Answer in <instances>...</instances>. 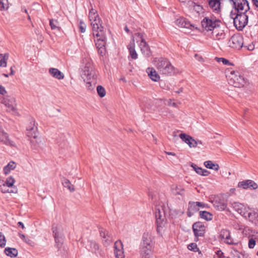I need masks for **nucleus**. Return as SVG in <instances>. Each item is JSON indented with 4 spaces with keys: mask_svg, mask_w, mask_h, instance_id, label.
I'll return each mask as SVG.
<instances>
[{
    "mask_svg": "<svg viewBox=\"0 0 258 258\" xmlns=\"http://www.w3.org/2000/svg\"><path fill=\"white\" fill-rule=\"evenodd\" d=\"M80 75L84 81L86 83L89 90H93L97 83L96 79L93 75V68L90 63H87L81 68Z\"/></svg>",
    "mask_w": 258,
    "mask_h": 258,
    "instance_id": "f257e3e1",
    "label": "nucleus"
},
{
    "mask_svg": "<svg viewBox=\"0 0 258 258\" xmlns=\"http://www.w3.org/2000/svg\"><path fill=\"white\" fill-rule=\"evenodd\" d=\"M154 65L158 72L161 74L172 75L175 72V68L167 59L164 58H155Z\"/></svg>",
    "mask_w": 258,
    "mask_h": 258,
    "instance_id": "f03ea898",
    "label": "nucleus"
},
{
    "mask_svg": "<svg viewBox=\"0 0 258 258\" xmlns=\"http://www.w3.org/2000/svg\"><path fill=\"white\" fill-rule=\"evenodd\" d=\"M249 15H251V12L236 13V16L233 18V23L237 30H242L247 24Z\"/></svg>",
    "mask_w": 258,
    "mask_h": 258,
    "instance_id": "7ed1b4c3",
    "label": "nucleus"
},
{
    "mask_svg": "<svg viewBox=\"0 0 258 258\" xmlns=\"http://www.w3.org/2000/svg\"><path fill=\"white\" fill-rule=\"evenodd\" d=\"M15 182V179L12 176L7 177L5 181H0V191L4 194H16L18 188L14 185Z\"/></svg>",
    "mask_w": 258,
    "mask_h": 258,
    "instance_id": "20e7f679",
    "label": "nucleus"
},
{
    "mask_svg": "<svg viewBox=\"0 0 258 258\" xmlns=\"http://www.w3.org/2000/svg\"><path fill=\"white\" fill-rule=\"evenodd\" d=\"M52 230L55 241V245L59 249L63 241V229L60 224L54 223L52 225Z\"/></svg>",
    "mask_w": 258,
    "mask_h": 258,
    "instance_id": "39448f33",
    "label": "nucleus"
},
{
    "mask_svg": "<svg viewBox=\"0 0 258 258\" xmlns=\"http://www.w3.org/2000/svg\"><path fill=\"white\" fill-rule=\"evenodd\" d=\"M220 21L212 16L205 17L201 21L203 29L207 32L212 31L220 26Z\"/></svg>",
    "mask_w": 258,
    "mask_h": 258,
    "instance_id": "423d86ee",
    "label": "nucleus"
},
{
    "mask_svg": "<svg viewBox=\"0 0 258 258\" xmlns=\"http://www.w3.org/2000/svg\"><path fill=\"white\" fill-rule=\"evenodd\" d=\"M228 83L235 87L240 88L244 86L245 81L238 72L232 71L228 76Z\"/></svg>",
    "mask_w": 258,
    "mask_h": 258,
    "instance_id": "0eeeda50",
    "label": "nucleus"
},
{
    "mask_svg": "<svg viewBox=\"0 0 258 258\" xmlns=\"http://www.w3.org/2000/svg\"><path fill=\"white\" fill-rule=\"evenodd\" d=\"M101 27L98 26V37L100 36L99 38H98V53H99L101 56H103L106 53L105 45V36L103 32V28L100 24Z\"/></svg>",
    "mask_w": 258,
    "mask_h": 258,
    "instance_id": "6e6552de",
    "label": "nucleus"
},
{
    "mask_svg": "<svg viewBox=\"0 0 258 258\" xmlns=\"http://www.w3.org/2000/svg\"><path fill=\"white\" fill-rule=\"evenodd\" d=\"M236 12H249V4L247 0H229Z\"/></svg>",
    "mask_w": 258,
    "mask_h": 258,
    "instance_id": "1a4fd4ad",
    "label": "nucleus"
},
{
    "mask_svg": "<svg viewBox=\"0 0 258 258\" xmlns=\"http://www.w3.org/2000/svg\"><path fill=\"white\" fill-rule=\"evenodd\" d=\"M135 35L139 38V40H137V42L138 43L139 41H140L139 45L142 53L146 56H150L151 55V51L149 45L144 39V34L137 33L135 34Z\"/></svg>",
    "mask_w": 258,
    "mask_h": 258,
    "instance_id": "9d476101",
    "label": "nucleus"
},
{
    "mask_svg": "<svg viewBox=\"0 0 258 258\" xmlns=\"http://www.w3.org/2000/svg\"><path fill=\"white\" fill-rule=\"evenodd\" d=\"M219 238L221 241L229 245H235L238 243L232 237L231 233L229 230L222 229L220 231Z\"/></svg>",
    "mask_w": 258,
    "mask_h": 258,
    "instance_id": "9b49d317",
    "label": "nucleus"
},
{
    "mask_svg": "<svg viewBox=\"0 0 258 258\" xmlns=\"http://www.w3.org/2000/svg\"><path fill=\"white\" fill-rule=\"evenodd\" d=\"M155 214L156 219L157 231L160 233L162 232L163 228L165 227L166 222L164 220L162 212L160 209H156Z\"/></svg>",
    "mask_w": 258,
    "mask_h": 258,
    "instance_id": "f8f14e48",
    "label": "nucleus"
},
{
    "mask_svg": "<svg viewBox=\"0 0 258 258\" xmlns=\"http://www.w3.org/2000/svg\"><path fill=\"white\" fill-rule=\"evenodd\" d=\"M152 250V239L151 234L148 233H144L140 246V250Z\"/></svg>",
    "mask_w": 258,
    "mask_h": 258,
    "instance_id": "ddd939ff",
    "label": "nucleus"
},
{
    "mask_svg": "<svg viewBox=\"0 0 258 258\" xmlns=\"http://www.w3.org/2000/svg\"><path fill=\"white\" fill-rule=\"evenodd\" d=\"M228 44L231 48L239 49L243 45V37L239 34L234 35L229 40Z\"/></svg>",
    "mask_w": 258,
    "mask_h": 258,
    "instance_id": "4468645a",
    "label": "nucleus"
},
{
    "mask_svg": "<svg viewBox=\"0 0 258 258\" xmlns=\"http://www.w3.org/2000/svg\"><path fill=\"white\" fill-rule=\"evenodd\" d=\"M7 108V111L8 112H14L16 110V101L15 99L11 96L4 97L1 101Z\"/></svg>",
    "mask_w": 258,
    "mask_h": 258,
    "instance_id": "2eb2a0df",
    "label": "nucleus"
},
{
    "mask_svg": "<svg viewBox=\"0 0 258 258\" xmlns=\"http://www.w3.org/2000/svg\"><path fill=\"white\" fill-rule=\"evenodd\" d=\"M180 138L185 143H186L190 148H195L199 144L202 145V141L200 140H196L191 136L185 134H181L179 135Z\"/></svg>",
    "mask_w": 258,
    "mask_h": 258,
    "instance_id": "dca6fc26",
    "label": "nucleus"
},
{
    "mask_svg": "<svg viewBox=\"0 0 258 258\" xmlns=\"http://www.w3.org/2000/svg\"><path fill=\"white\" fill-rule=\"evenodd\" d=\"M101 241L104 246H107L112 242V238L109 232L103 228H99Z\"/></svg>",
    "mask_w": 258,
    "mask_h": 258,
    "instance_id": "f3484780",
    "label": "nucleus"
},
{
    "mask_svg": "<svg viewBox=\"0 0 258 258\" xmlns=\"http://www.w3.org/2000/svg\"><path fill=\"white\" fill-rule=\"evenodd\" d=\"M205 204L199 202H189L187 214L188 217H191L193 214L199 210V207L204 208Z\"/></svg>",
    "mask_w": 258,
    "mask_h": 258,
    "instance_id": "a211bd4d",
    "label": "nucleus"
},
{
    "mask_svg": "<svg viewBox=\"0 0 258 258\" xmlns=\"http://www.w3.org/2000/svg\"><path fill=\"white\" fill-rule=\"evenodd\" d=\"M192 229L194 232V234L196 238L198 239V237L203 236L205 232V227L204 224L201 222H196L192 225ZM197 239L196 240H198Z\"/></svg>",
    "mask_w": 258,
    "mask_h": 258,
    "instance_id": "6ab92c4d",
    "label": "nucleus"
},
{
    "mask_svg": "<svg viewBox=\"0 0 258 258\" xmlns=\"http://www.w3.org/2000/svg\"><path fill=\"white\" fill-rule=\"evenodd\" d=\"M37 127L35 126V121L32 120L27 126L26 134L28 137L36 139L37 137Z\"/></svg>",
    "mask_w": 258,
    "mask_h": 258,
    "instance_id": "aec40b11",
    "label": "nucleus"
},
{
    "mask_svg": "<svg viewBox=\"0 0 258 258\" xmlns=\"http://www.w3.org/2000/svg\"><path fill=\"white\" fill-rule=\"evenodd\" d=\"M114 249L116 258H124L123 244L120 240H117L114 243Z\"/></svg>",
    "mask_w": 258,
    "mask_h": 258,
    "instance_id": "412c9836",
    "label": "nucleus"
},
{
    "mask_svg": "<svg viewBox=\"0 0 258 258\" xmlns=\"http://www.w3.org/2000/svg\"><path fill=\"white\" fill-rule=\"evenodd\" d=\"M0 142L7 146H15L14 142L10 140L9 135L1 127H0Z\"/></svg>",
    "mask_w": 258,
    "mask_h": 258,
    "instance_id": "4be33fe9",
    "label": "nucleus"
},
{
    "mask_svg": "<svg viewBox=\"0 0 258 258\" xmlns=\"http://www.w3.org/2000/svg\"><path fill=\"white\" fill-rule=\"evenodd\" d=\"M96 11L93 9H92L89 14V20L91 23V25L92 26V30H93V35L97 36V33L96 32H97L96 29V25H97V15H96Z\"/></svg>",
    "mask_w": 258,
    "mask_h": 258,
    "instance_id": "5701e85b",
    "label": "nucleus"
},
{
    "mask_svg": "<svg viewBox=\"0 0 258 258\" xmlns=\"http://www.w3.org/2000/svg\"><path fill=\"white\" fill-rule=\"evenodd\" d=\"M238 186L243 189H255L258 187L257 184L254 181L249 179L239 182Z\"/></svg>",
    "mask_w": 258,
    "mask_h": 258,
    "instance_id": "b1692460",
    "label": "nucleus"
},
{
    "mask_svg": "<svg viewBox=\"0 0 258 258\" xmlns=\"http://www.w3.org/2000/svg\"><path fill=\"white\" fill-rule=\"evenodd\" d=\"M225 33L220 26L216 27L212 31V37L215 40H222L225 38Z\"/></svg>",
    "mask_w": 258,
    "mask_h": 258,
    "instance_id": "393cba45",
    "label": "nucleus"
},
{
    "mask_svg": "<svg viewBox=\"0 0 258 258\" xmlns=\"http://www.w3.org/2000/svg\"><path fill=\"white\" fill-rule=\"evenodd\" d=\"M212 203L214 208L219 211H224L227 208V204L219 197L215 198L212 201Z\"/></svg>",
    "mask_w": 258,
    "mask_h": 258,
    "instance_id": "a878e982",
    "label": "nucleus"
},
{
    "mask_svg": "<svg viewBox=\"0 0 258 258\" xmlns=\"http://www.w3.org/2000/svg\"><path fill=\"white\" fill-rule=\"evenodd\" d=\"M175 23L177 26L181 28H186L191 29L195 27L192 24H190L189 22L187 21L184 18H179L177 19L175 21Z\"/></svg>",
    "mask_w": 258,
    "mask_h": 258,
    "instance_id": "bb28decb",
    "label": "nucleus"
},
{
    "mask_svg": "<svg viewBox=\"0 0 258 258\" xmlns=\"http://www.w3.org/2000/svg\"><path fill=\"white\" fill-rule=\"evenodd\" d=\"M232 206L233 208L241 216L245 217H247L246 208L243 204L238 202H234L232 204Z\"/></svg>",
    "mask_w": 258,
    "mask_h": 258,
    "instance_id": "cd10ccee",
    "label": "nucleus"
},
{
    "mask_svg": "<svg viewBox=\"0 0 258 258\" xmlns=\"http://www.w3.org/2000/svg\"><path fill=\"white\" fill-rule=\"evenodd\" d=\"M127 48L131 58L133 59H136L138 58V54L135 50V39L134 37H132L130 44L127 45Z\"/></svg>",
    "mask_w": 258,
    "mask_h": 258,
    "instance_id": "c85d7f7f",
    "label": "nucleus"
},
{
    "mask_svg": "<svg viewBox=\"0 0 258 258\" xmlns=\"http://www.w3.org/2000/svg\"><path fill=\"white\" fill-rule=\"evenodd\" d=\"M49 73L52 77L58 80H62L64 77V74L56 68H50L49 69Z\"/></svg>",
    "mask_w": 258,
    "mask_h": 258,
    "instance_id": "c756f323",
    "label": "nucleus"
},
{
    "mask_svg": "<svg viewBox=\"0 0 258 258\" xmlns=\"http://www.w3.org/2000/svg\"><path fill=\"white\" fill-rule=\"evenodd\" d=\"M146 72L148 73L150 78L153 81L157 82L159 80L160 76L154 68H148L146 70Z\"/></svg>",
    "mask_w": 258,
    "mask_h": 258,
    "instance_id": "7c9ffc66",
    "label": "nucleus"
},
{
    "mask_svg": "<svg viewBox=\"0 0 258 258\" xmlns=\"http://www.w3.org/2000/svg\"><path fill=\"white\" fill-rule=\"evenodd\" d=\"M209 5L212 10L216 13H219L220 11V0H208Z\"/></svg>",
    "mask_w": 258,
    "mask_h": 258,
    "instance_id": "2f4dec72",
    "label": "nucleus"
},
{
    "mask_svg": "<svg viewBox=\"0 0 258 258\" xmlns=\"http://www.w3.org/2000/svg\"><path fill=\"white\" fill-rule=\"evenodd\" d=\"M247 217L250 222L258 226V213L251 211L247 214Z\"/></svg>",
    "mask_w": 258,
    "mask_h": 258,
    "instance_id": "473e14b6",
    "label": "nucleus"
},
{
    "mask_svg": "<svg viewBox=\"0 0 258 258\" xmlns=\"http://www.w3.org/2000/svg\"><path fill=\"white\" fill-rule=\"evenodd\" d=\"M16 167V163L14 161L10 162L8 165L4 168L3 171L5 174H8L10 172Z\"/></svg>",
    "mask_w": 258,
    "mask_h": 258,
    "instance_id": "72a5a7b5",
    "label": "nucleus"
},
{
    "mask_svg": "<svg viewBox=\"0 0 258 258\" xmlns=\"http://www.w3.org/2000/svg\"><path fill=\"white\" fill-rule=\"evenodd\" d=\"M5 254L10 256L11 257H14L18 255V250L14 248L7 247L5 249Z\"/></svg>",
    "mask_w": 258,
    "mask_h": 258,
    "instance_id": "f704fd0d",
    "label": "nucleus"
},
{
    "mask_svg": "<svg viewBox=\"0 0 258 258\" xmlns=\"http://www.w3.org/2000/svg\"><path fill=\"white\" fill-rule=\"evenodd\" d=\"M171 189L173 194L175 195H182L184 194V189L181 186L173 185Z\"/></svg>",
    "mask_w": 258,
    "mask_h": 258,
    "instance_id": "c9c22d12",
    "label": "nucleus"
},
{
    "mask_svg": "<svg viewBox=\"0 0 258 258\" xmlns=\"http://www.w3.org/2000/svg\"><path fill=\"white\" fill-rule=\"evenodd\" d=\"M204 165L206 168L210 169H213L215 171H218L219 169V165L214 163L211 161H206L204 162Z\"/></svg>",
    "mask_w": 258,
    "mask_h": 258,
    "instance_id": "e433bc0d",
    "label": "nucleus"
},
{
    "mask_svg": "<svg viewBox=\"0 0 258 258\" xmlns=\"http://www.w3.org/2000/svg\"><path fill=\"white\" fill-rule=\"evenodd\" d=\"M141 258H153L152 250H140Z\"/></svg>",
    "mask_w": 258,
    "mask_h": 258,
    "instance_id": "4c0bfd02",
    "label": "nucleus"
},
{
    "mask_svg": "<svg viewBox=\"0 0 258 258\" xmlns=\"http://www.w3.org/2000/svg\"><path fill=\"white\" fill-rule=\"evenodd\" d=\"M231 254L235 258H246V255L242 252L238 251L236 249H232Z\"/></svg>",
    "mask_w": 258,
    "mask_h": 258,
    "instance_id": "58836bf2",
    "label": "nucleus"
},
{
    "mask_svg": "<svg viewBox=\"0 0 258 258\" xmlns=\"http://www.w3.org/2000/svg\"><path fill=\"white\" fill-rule=\"evenodd\" d=\"M49 25L52 30L60 31V27L59 26V23L56 20L50 19Z\"/></svg>",
    "mask_w": 258,
    "mask_h": 258,
    "instance_id": "ea45409f",
    "label": "nucleus"
},
{
    "mask_svg": "<svg viewBox=\"0 0 258 258\" xmlns=\"http://www.w3.org/2000/svg\"><path fill=\"white\" fill-rule=\"evenodd\" d=\"M62 183L64 187L68 188V189L71 192L75 190L73 185L71 184L70 181L67 179H63L62 181Z\"/></svg>",
    "mask_w": 258,
    "mask_h": 258,
    "instance_id": "a19ab883",
    "label": "nucleus"
},
{
    "mask_svg": "<svg viewBox=\"0 0 258 258\" xmlns=\"http://www.w3.org/2000/svg\"><path fill=\"white\" fill-rule=\"evenodd\" d=\"M200 217L207 221L211 220L212 219L213 215L207 211H201L200 213Z\"/></svg>",
    "mask_w": 258,
    "mask_h": 258,
    "instance_id": "79ce46f5",
    "label": "nucleus"
},
{
    "mask_svg": "<svg viewBox=\"0 0 258 258\" xmlns=\"http://www.w3.org/2000/svg\"><path fill=\"white\" fill-rule=\"evenodd\" d=\"M8 58V54H0V67H6L7 66V61Z\"/></svg>",
    "mask_w": 258,
    "mask_h": 258,
    "instance_id": "37998d69",
    "label": "nucleus"
},
{
    "mask_svg": "<svg viewBox=\"0 0 258 258\" xmlns=\"http://www.w3.org/2000/svg\"><path fill=\"white\" fill-rule=\"evenodd\" d=\"M0 10L6 11L8 10L9 8V3L8 0H0Z\"/></svg>",
    "mask_w": 258,
    "mask_h": 258,
    "instance_id": "c03bdc74",
    "label": "nucleus"
},
{
    "mask_svg": "<svg viewBox=\"0 0 258 258\" xmlns=\"http://www.w3.org/2000/svg\"><path fill=\"white\" fill-rule=\"evenodd\" d=\"M106 95V91L102 86H98V95L100 97H104Z\"/></svg>",
    "mask_w": 258,
    "mask_h": 258,
    "instance_id": "a18cd8bd",
    "label": "nucleus"
},
{
    "mask_svg": "<svg viewBox=\"0 0 258 258\" xmlns=\"http://www.w3.org/2000/svg\"><path fill=\"white\" fill-rule=\"evenodd\" d=\"M6 241L5 235L0 232V247H4L6 245Z\"/></svg>",
    "mask_w": 258,
    "mask_h": 258,
    "instance_id": "49530a36",
    "label": "nucleus"
},
{
    "mask_svg": "<svg viewBox=\"0 0 258 258\" xmlns=\"http://www.w3.org/2000/svg\"><path fill=\"white\" fill-rule=\"evenodd\" d=\"M191 166L192 167L194 170L199 174L201 175L202 174L203 169L198 167L197 165L192 164Z\"/></svg>",
    "mask_w": 258,
    "mask_h": 258,
    "instance_id": "de8ad7c7",
    "label": "nucleus"
},
{
    "mask_svg": "<svg viewBox=\"0 0 258 258\" xmlns=\"http://www.w3.org/2000/svg\"><path fill=\"white\" fill-rule=\"evenodd\" d=\"M215 59L217 62H221L223 64L227 65L230 63L228 59H226L222 57H216Z\"/></svg>",
    "mask_w": 258,
    "mask_h": 258,
    "instance_id": "09e8293b",
    "label": "nucleus"
},
{
    "mask_svg": "<svg viewBox=\"0 0 258 258\" xmlns=\"http://www.w3.org/2000/svg\"><path fill=\"white\" fill-rule=\"evenodd\" d=\"M86 28V24L82 21H80L79 23V28L80 30L82 33H84L85 32Z\"/></svg>",
    "mask_w": 258,
    "mask_h": 258,
    "instance_id": "8fccbe9b",
    "label": "nucleus"
},
{
    "mask_svg": "<svg viewBox=\"0 0 258 258\" xmlns=\"http://www.w3.org/2000/svg\"><path fill=\"white\" fill-rule=\"evenodd\" d=\"M255 240L252 238H251L249 239V241H248V247L249 248H253L254 246L255 245Z\"/></svg>",
    "mask_w": 258,
    "mask_h": 258,
    "instance_id": "3c124183",
    "label": "nucleus"
},
{
    "mask_svg": "<svg viewBox=\"0 0 258 258\" xmlns=\"http://www.w3.org/2000/svg\"><path fill=\"white\" fill-rule=\"evenodd\" d=\"M188 248L190 250H193L195 251L198 249L197 244L194 243H192L189 244L188 245Z\"/></svg>",
    "mask_w": 258,
    "mask_h": 258,
    "instance_id": "603ef678",
    "label": "nucleus"
},
{
    "mask_svg": "<svg viewBox=\"0 0 258 258\" xmlns=\"http://www.w3.org/2000/svg\"><path fill=\"white\" fill-rule=\"evenodd\" d=\"M244 47L250 51L253 50L254 49V45L252 43L248 44V45H244Z\"/></svg>",
    "mask_w": 258,
    "mask_h": 258,
    "instance_id": "864d4df0",
    "label": "nucleus"
},
{
    "mask_svg": "<svg viewBox=\"0 0 258 258\" xmlns=\"http://www.w3.org/2000/svg\"><path fill=\"white\" fill-rule=\"evenodd\" d=\"M195 57L199 61H203V58L198 54L195 55Z\"/></svg>",
    "mask_w": 258,
    "mask_h": 258,
    "instance_id": "5fc2aeb1",
    "label": "nucleus"
},
{
    "mask_svg": "<svg viewBox=\"0 0 258 258\" xmlns=\"http://www.w3.org/2000/svg\"><path fill=\"white\" fill-rule=\"evenodd\" d=\"M24 241L30 245H33V244H34V242L31 240H30V239H29L28 238H26V239L24 240Z\"/></svg>",
    "mask_w": 258,
    "mask_h": 258,
    "instance_id": "6e6d98bb",
    "label": "nucleus"
},
{
    "mask_svg": "<svg viewBox=\"0 0 258 258\" xmlns=\"http://www.w3.org/2000/svg\"><path fill=\"white\" fill-rule=\"evenodd\" d=\"M6 93V91L5 88L0 85V94L2 95H4Z\"/></svg>",
    "mask_w": 258,
    "mask_h": 258,
    "instance_id": "4d7b16f0",
    "label": "nucleus"
},
{
    "mask_svg": "<svg viewBox=\"0 0 258 258\" xmlns=\"http://www.w3.org/2000/svg\"><path fill=\"white\" fill-rule=\"evenodd\" d=\"M210 174V172L206 169H203L202 175L208 176Z\"/></svg>",
    "mask_w": 258,
    "mask_h": 258,
    "instance_id": "13d9d810",
    "label": "nucleus"
},
{
    "mask_svg": "<svg viewBox=\"0 0 258 258\" xmlns=\"http://www.w3.org/2000/svg\"><path fill=\"white\" fill-rule=\"evenodd\" d=\"M195 9L198 12V13H199L202 11V8L199 5H197L195 7Z\"/></svg>",
    "mask_w": 258,
    "mask_h": 258,
    "instance_id": "bf43d9fd",
    "label": "nucleus"
},
{
    "mask_svg": "<svg viewBox=\"0 0 258 258\" xmlns=\"http://www.w3.org/2000/svg\"><path fill=\"white\" fill-rule=\"evenodd\" d=\"M19 235L20 237L21 238V239H22L23 241H24V240H25L26 238L25 235H24L23 234L19 233Z\"/></svg>",
    "mask_w": 258,
    "mask_h": 258,
    "instance_id": "052dcab7",
    "label": "nucleus"
},
{
    "mask_svg": "<svg viewBox=\"0 0 258 258\" xmlns=\"http://www.w3.org/2000/svg\"><path fill=\"white\" fill-rule=\"evenodd\" d=\"M253 5L258 8V0H252Z\"/></svg>",
    "mask_w": 258,
    "mask_h": 258,
    "instance_id": "680f3d73",
    "label": "nucleus"
},
{
    "mask_svg": "<svg viewBox=\"0 0 258 258\" xmlns=\"http://www.w3.org/2000/svg\"><path fill=\"white\" fill-rule=\"evenodd\" d=\"M18 225L19 226H21L22 227V229H24L25 227H24V225L23 224V223L21 222H19L18 223Z\"/></svg>",
    "mask_w": 258,
    "mask_h": 258,
    "instance_id": "e2e57ef3",
    "label": "nucleus"
},
{
    "mask_svg": "<svg viewBox=\"0 0 258 258\" xmlns=\"http://www.w3.org/2000/svg\"><path fill=\"white\" fill-rule=\"evenodd\" d=\"M169 104L172 106H173L174 107H176V104L175 102H172L171 100H170V102L169 103Z\"/></svg>",
    "mask_w": 258,
    "mask_h": 258,
    "instance_id": "0e129e2a",
    "label": "nucleus"
},
{
    "mask_svg": "<svg viewBox=\"0 0 258 258\" xmlns=\"http://www.w3.org/2000/svg\"><path fill=\"white\" fill-rule=\"evenodd\" d=\"M13 67H14V66H13L11 68V73L10 74V75H14V71H13Z\"/></svg>",
    "mask_w": 258,
    "mask_h": 258,
    "instance_id": "69168bd1",
    "label": "nucleus"
},
{
    "mask_svg": "<svg viewBox=\"0 0 258 258\" xmlns=\"http://www.w3.org/2000/svg\"><path fill=\"white\" fill-rule=\"evenodd\" d=\"M222 254H223V253H222V252L221 251H218L217 255H218L219 256V258L222 257L221 256V255H222Z\"/></svg>",
    "mask_w": 258,
    "mask_h": 258,
    "instance_id": "338daca9",
    "label": "nucleus"
},
{
    "mask_svg": "<svg viewBox=\"0 0 258 258\" xmlns=\"http://www.w3.org/2000/svg\"><path fill=\"white\" fill-rule=\"evenodd\" d=\"M124 30H125V32H127V33H129V32H130V30H129V29L127 28V26H125V27H124Z\"/></svg>",
    "mask_w": 258,
    "mask_h": 258,
    "instance_id": "774afa93",
    "label": "nucleus"
}]
</instances>
